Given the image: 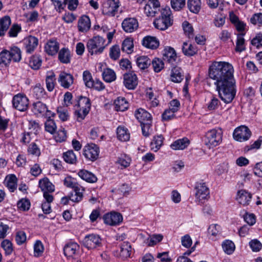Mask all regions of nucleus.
Masks as SVG:
<instances>
[{
    "instance_id": "1",
    "label": "nucleus",
    "mask_w": 262,
    "mask_h": 262,
    "mask_svg": "<svg viewBox=\"0 0 262 262\" xmlns=\"http://www.w3.org/2000/svg\"><path fill=\"white\" fill-rule=\"evenodd\" d=\"M232 64L225 61H214L209 69V77L215 80V84L221 99L231 102L236 94L235 81Z\"/></svg>"
},
{
    "instance_id": "2",
    "label": "nucleus",
    "mask_w": 262,
    "mask_h": 262,
    "mask_svg": "<svg viewBox=\"0 0 262 262\" xmlns=\"http://www.w3.org/2000/svg\"><path fill=\"white\" fill-rule=\"evenodd\" d=\"M107 45V44H105L104 38L100 36H96L88 41L86 48L91 55H99L103 52Z\"/></svg>"
},
{
    "instance_id": "3",
    "label": "nucleus",
    "mask_w": 262,
    "mask_h": 262,
    "mask_svg": "<svg viewBox=\"0 0 262 262\" xmlns=\"http://www.w3.org/2000/svg\"><path fill=\"white\" fill-rule=\"evenodd\" d=\"M173 20L169 9H163L161 15L154 21L155 28L160 30H165L172 25Z\"/></svg>"
},
{
    "instance_id": "4",
    "label": "nucleus",
    "mask_w": 262,
    "mask_h": 262,
    "mask_svg": "<svg viewBox=\"0 0 262 262\" xmlns=\"http://www.w3.org/2000/svg\"><path fill=\"white\" fill-rule=\"evenodd\" d=\"M222 141V133L220 129H212L208 131L205 135V143L209 148L219 145Z\"/></svg>"
},
{
    "instance_id": "5",
    "label": "nucleus",
    "mask_w": 262,
    "mask_h": 262,
    "mask_svg": "<svg viewBox=\"0 0 262 262\" xmlns=\"http://www.w3.org/2000/svg\"><path fill=\"white\" fill-rule=\"evenodd\" d=\"M194 191L195 201L199 203H204L209 198V189L205 183H196Z\"/></svg>"
},
{
    "instance_id": "6",
    "label": "nucleus",
    "mask_w": 262,
    "mask_h": 262,
    "mask_svg": "<svg viewBox=\"0 0 262 262\" xmlns=\"http://www.w3.org/2000/svg\"><path fill=\"white\" fill-rule=\"evenodd\" d=\"M12 103L15 109L20 112H25L28 108L29 100L25 94L18 93L13 96Z\"/></svg>"
},
{
    "instance_id": "7",
    "label": "nucleus",
    "mask_w": 262,
    "mask_h": 262,
    "mask_svg": "<svg viewBox=\"0 0 262 262\" xmlns=\"http://www.w3.org/2000/svg\"><path fill=\"white\" fill-rule=\"evenodd\" d=\"M120 6L119 0H106L102 4V13L108 16H114L117 13Z\"/></svg>"
},
{
    "instance_id": "8",
    "label": "nucleus",
    "mask_w": 262,
    "mask_h": 262,
    "mask_svg": "<svg viewBox=\"0 0 262 262\" xmlns=\"http://www.w3.org/2000/svg\"><path fill=\"white\" fill-rule=\"evenodd\" d=\"M251 136V132L249 128L245 125H241L236 127L233 133V139L238 142H245L248 140Z\"/></svg>"
},
{
    "instance_id": "9",
    "label": "nucleus",
    "mask_w": 262,
    "mask_h": 262,
    "mask_svg": "<svg viewBox=\"0 0 262 262\" xmlns=\"http://www.w3.org/2000/svg\"><path fill=\"white\" fill-rule=\"evenodd\" d=\"M83 244L88 249H94L101 245V239L98 234H88L83 239Z\"/></svg>"
},
{
    "instance_id": "10",
    "label": "nucleus",
    "mask_w": 262,
    "mask_h": 262,
    "mask_svg": "<svg viewBox=\"0 0 262 262\" xmlns=\"http://www.w3.org/2000/svg\"><path fill=\"white\" fill-rule=\"evenodd\" d=\"M105 224L111 226L119 225L123 221V216L121 213L117 212H111L103 216Z\"/></svg>"
},
{
    "instance_id": "11",
    "label": "nucleus",
    "mask_w": 262,
    "mask_h": 262,
    "mask_svg": "<svg viewBox=\"0 0 262 262\" xmlns=\"http://www.w3.org/2000/svg\"><path fill=\"white\" fill-rule=\"evenodd\" d=\"M160 6L158 0H148L144 8V13L147 16H154L159 11Z\"/></svg>"
},
{
    "instance_id": "12",
    "label": "nucleus",
    "mask_w": 262,
    "mask_h": 262,
    "mask_svg": "<svg viewBox=\"0 0 262 262\" xmlns=\"http://www.w3.org/2000/svg\"><path fill=\"white\" fill-rule=\"evenodd\" d=\"M99 148L95 144H89L85 146L83 149V154L88 159L94 161L99 156Z\"/></svg>"
},
{
    "instance_id": "13",
    "label": "nucleus",
    "mask_w": 262,
    "mask_h": 262,
    "mask_svg": "<svg viewBox=\"0 0 262 262\" xmlns=\"http://www.w3.org/2000/svg\"><path fill=\"white\" fill-rule=\"evenodd\" d=\"M91 108V103L90 99L86 97H80L77 103L74 105V109L81 110L83 111L82 115L78 113V115L82 118V116H86Z\"/></svg>"
},
{
    "instance_id": "14",
    "label": "nucleus",
    "mask_w": 262,
    "mask_h": 262,
    "mask_svg": "<svg viewBox=\"0 0 262 262\" xmlns=\"http://www.w3.org/2000/svg\"><path fill=\"white\" fill-rule=\"evenodd\" d=\"M163 52L164 59L171 64L175 65L180 61V59L173 48L166 47L164 48Z\"/></svg>"
},
{
    "instance_id": "15",
    "label": "nucleus",
    "mask_w": 262,
    "mask_h": 262,
    "mask_svg": "<svg viewBox=\"0 0 262 262\" xmlns=\"http://www.w3.org/2000/svg\"><path fill=\"white\" fill-rule=\"evenodd\" d=\"M26 52L30 54L37 48L38 44V39L36 37L30 35L25 37L22 41Z\"/></svg>"
},
{
    "instance_id": "16",
    "label": "nucleus",
    "mask_w": 262,
    "mask_h": 262,
    "mask_svg": "<svg viewBox=\"0 0 262 262\" xmlns=\"http://www.w3.org/2000/svg\"><path fill=\"white\" fill-rule=\"evenodd\" d=\"M123 83L128 90H134L138 85V79L134 72L126 73L123 75Z\"/></svg>"
},
{
    "instance_id": "17",
    "label": "nucleus",
    "mask_w": 262,
    "mask_h": 262,
    "mask_svg": "<svg viewBox=\"0 0 262 262\" xmlns=\"http://www.w3.org/2000/svg\"><path fill=\"white\" fill-rule=\"evenodd\" d=\"M132 252L130 244L128 242L122 243L120 246V249L116 251V255L124 259L130 257Z\"/></svg>"
},
{
    "instance_id": "18",
    "label": "nucleus",
    "mask_w": 262,
    "mask_h": 262,
    "mask_svg": "<svg viewBox=\"0 0 262 262\" xmlns=\"http://www.w3.org/2000/svg\"><path fill=\"white\" fill-rule=\"evenodd\" d=\"M123 30L127 33H132L138 28V22L135 18H127L122 23Z\"/></svg>"
},
{
    "instance_id": "19",
    "label": "nucleus",
    "mask_w": 262,
    "mask_h": 262,
    "mask_svg": "<svg viewBox=\"0 0 262 262\" xmlns=\"http://www.w3.org/2000/svg\"><path fill=\"white\" fill-rule=\"evenodd\" d=\"M252 194L245 190H240L237 192L236 200L243 206L249 205L251 201Z\"/></svg>"
},
{
    "instance_id": "20",
    "label": "nucleus",
    "mask_w": 262,
    "mask_h": 262,
    "mask_svg": "<svg viewBox=\"0 0 262 262\" xmlns=\"http://www.w3.org/2000/svg\"><path fill=\"white\" fill-rule=\"evenodd\" d=\"M59 49V43L56 39L49 40L45 45V51L49 55H55Z\"/></svg>"
},
{
    "instance_id": "21",
    "label": "nucleus",
    "mask_w": 262,
    "mask_h": 262,
    "mask_svg": "<svg viewBox=\"0 0 262 262\" xmlns=\"http://www.w3.org/2000/svg\"><path fill=\"white\" fill-rule=\"evenodd\" d=\"M73 76L70 74L62 72L59 75L58 82L65 89H69L73 84Z\"/></svg>"
},
{
    "instance_id": "22",
    "label": "nucleus",
    "mask_w": 262,
    "mask_h": 262,
    "mask_svg": "<svg viewBox=\"0 0 262 262\" xmlns=\"http://www.w3.org/2000/svg\"><path fill=\"white\" fill-rule=\"evenodd\" d=\"M79 249V246L76 243L71 242L65 245L63 252L67 257L73 258L78 254Z\"/></svg>"
},
{
    "instance_id": "23",
    "label": "nucleus",
    "mask_w": 262,
    "mask_h": 262,
    "mask_svg": "<svg viewBox=\"0 0 262 262\" xmlns=\"http://www.w3.org/2000/svg\"><path fill=\"white\" fill-rule=\"evenodd\" d=\"M135 116L141 123L151 122V116L144 109L140 108L135 112Z\"/></svg>"
},
{
    "instance_id": "24",
    "label": "nucleus",
    "mask_w": 262,
    "mask_h": 262,
    "mask_svg": "<svg viewBox=\"0 0 262 262\" xmlns=\"http://www.w3.org/2000/svg\"><path fill=\"white\" fill-rule=\"evenodd\" d=\"M229 17L231 23L234 25L238 31H241L245 30L246 24L239 20L236 13L233 11L230 12Z\"/></svg>"
},
{
    "instance_id": "25",
    "label": "nucleus",
    "mask_w": 262,
    "mask_h": 262,
    "mask_svg": "<svg viewBox=\"0 0 262 262\" xmlns=\"http://www.w3.org/2000/svg\"><path fill=\"white\" fill-rule=\"evenodd\" d=\"M77 174L83 180L90 183H94L97 182V177L92 172L86 170H80Z\"/></svg>"
},
{
    "instance_id": "26",
    "label": "nucleus",
    "mask_w": 262,
    "mask_h": 262,
    "mask_svg": "<svg viewBox=\"0 0 262 262\" xmlns=\"http://www.w3.org/2000/svg\"><path fill=\"white\" fill-rule=\"evenodd\" d=\"M4 183L11 192H14L17 188V178L14 174H8L6 177Z\"/></svg>"
},
{
    "instance_id": "27",
    "label": "nucleus",
    "mask_w": 262,
    "mask_h": 262,
    "mask_svg": "<svg viewBox=\"0 0 262 262\" xmlns=\"http://www.w3.org/2000/svg\"><path fill=\"white\" fill-rule=\"evenodd\" d=\"M39 187L44 192H53L55 191L54 185L47 178H44L39 181Z\"/></svg>"
},
{
    "instance_id": "28",
    "label": "nucleus",
    "mask_w": 262,
    "mask_h": 262,
    "mask_svg": "<svg viewBox=\"0 0 262 262\" xmlns=\"http://www.w3.org/2000/svg\"><path fill=\"white\" fill-rule=\"evenodd\" d=\"M142 45L147 48L156 49L159 46V41L155 37L148 36L143 39Z\"/></svg>"
},
{
    "instance_id": "29",
    "label": "nucleus",
    "mask_w": 262,
    "mask_h": 262,
    "mask_svg": "<svg viewBox=\"0 0 262 262\" xmlns=\"http://www.w3.org/2000/svg\"><path fill=\"white\" fill-rule=\"evenodd\" d=\"M208 236L212 241L216 240L221 234V226L217 224H212L208 229Z\"/></svg>"
},
{
    "instance_id": "30",
    "label": "nucleus",
    "mask_w": 262,
    "mask_h": 262,
    "mask_svg": "<svg viewBox=\"0 0 262 262\" xmlns=\"http://www.w3.org/2000/svg\"><path fill=\"white\" fill-rule=\"evenodd\" d=\"M182 52L187 56H192L195 55L198 49L196 46L188 42H184L182 46Z\"/></svg>"
},
{
    "instance_id": "31",
    "label": "nucleus",
    "mask_w": 262,
    "mask_h": 262,
    "mask_svg": "<svg viewBox=\"0 0 262 262\" xmlns=\"http://www.w3.org/2000/svg\"><path fill=\"white\" fill-rule=\"evenodd\" d=\"M56 83V78L55 73L52 71H49L47 72L46 77V84L47 90L52 92L54 88Z\"/></svg>"
},
{
    "instance_id": "32",
    "label": "nucleus",
    "mask_w": 262,
    "mask_h": 262,
    "mask_svg": "<svg viewBox=\"0 0 262 262\" xmlns=\"http://www.w3.org/2000/svg\"><path fill=\"white\" fill-rule=\"evenodd\" d=\"M78 27L79 31L80 32L88 31L91 27V22L89 17L86 15L82 16L78 20Z\"/></svg>"
},
{
    "instance_id": "33",
    "label": "nucleus",
    "mask_w": 262,
    "mask_h": 262,
    "mask_svg": "<svg viewBox=\"0 0 262 262\" xmlns=\"http://www.w3.org/2000/svg\"><path fill=\"white\" fill-rule=\"evenodd\" d=\"M183 73L182 69L178 67H173L171 71L170 79L174 82L179 83L183 79Z\"/></svg>"
},
{
    "instance_id": "34",
    "label": "nucleus",
    "mask_w": 262,
    "mask_h": 262,
    "mask_svg": "<svg viewBox=\"0 0 262 262\" xmlns=\"http://www.w3.org/2000/svg\"><path fill=\"white\" fill-rule=\"evenodd\" d=\"M189 143V140L186 138H184L173 142L170 145V147L173 150H183L186 148Z\"/></svg>"
},
{
    "instance_id": "35",
    "label": "nucleus",
    "mask_w": 262,
    "mask_h": 262,
    "mask_svg": "<svg viewBox=\"0 0 262 262\" xmlns=\"http://www.w3.org/2000/svg\"><path fill=\"white\" fill-rule=\"evenodd\" d=\"M11 23V20L10 16L6 15L0 18V36H3L5 34Z\"/></svg>"
},
{
    "instance_id": "36",
    "label": "nucleus",
    "mask_w": 262,
    "mask_h": 262,
    "mask_svg": "<svg viewBox=\"0 0 262 262\" xmlns=\"http://www.w3.org/2000/svg\"><path fill=\"white\" fill-rule=\"evenodd\" d=\"M117 137L120 141L126 142L129 140L130 134L126 128L120 126L117 129Z\"/></svg>"
},
{
    "instance_id": "37",
    "label": "nucleus",
    "mask_w": 262,
    "mask_h": 262,
    "mask_svg": "<svg viewBox=\"0 0 262 262\" xmlns=\"http://www.w3.org/2000/svg\"><path fill=\"white\" fill-rule=\"evenodd\" d=\"M114 105L117 111H124L128 107L127 101L122 97H119L114 101Z\"/></svg>"
},
{
    "instance_id": "38",
    "label": "nucleus",
    "mask_w": 262,
    "mask_h": 262,
    "mask_svg": "<svg viewBox=\"0 0 262 262\" xmlns=\"http://www.w3.org/2000/svg\"><path fill=\"white\" fill-rule=\"evenodd\" d=\"M164 139L161 135L154 136L150 143L151 149L155 152L159 150L163 144Z\"/></svg>"
},
{
    "instance_id": "39",
    "label": "nucleus",
    "mask_w": 262,
    "mask_h": 262,
    "mask_svg": "<svg viewBox=\"0 0 262 262\" xmlns=\"http://www.w3.org/2000/svg\"><path fill=\"white\" fill-rule=\"evenodd\" d=\"M47 111V106L40 101L34 102L32 105V111L36 115H44Z\"/></svg>"
},
{
    "instance_id": "40",
    "label": "nucleus",
    "mask_w": 262,
    "mask_h": 262,
    "mask_svg": "<svg viewBox=\"0 0 262 262\" xmlns=\"http://www.w3.org/2000/svg\"><path fill=\"white\" fill-rule=\"evenodd\" d=\"M71 55L68 48H62L58 53V59L63 63H68L70 62Z\"/></svg>"
},
{
    "instance_id": "41",
    "label": "nucleus",
    "mask_w": 262,
    "mask_h": 262,
    "mask_svg": "<svg viewBox=\"0 0 262 262\" xmlns=\"http://www.w3.org/2000/svg\"><path fill=\"white\" fill-rule=\"evenodd\" d=\"M201 0H188L187 7L189 11L194 14H198L201 9Z\"/></svg>"
},
{
    "instance_id": "42",
    "label": "nucleus",
    "mask_w": 262,
    "mask_h": 262,
    "mask_svg": "<svg viewBox=\"0 0 262 262\" xmlns=\"http://www.w3.org/2000/svg\"><path fill=\"white\" fill-rule=\"evenodd\" d=\"M131 158L126 154L121 155L117 159L116 163L121 167V168H125L128 167L131 163Z\"/></svg>"
},
{
    "instance_id": "43",
    "label": "nucleus",
    "mask_w": 262,
    "mask_h": 262,
    "mask_svg": "<svg viewBox=\"0 0 262 262\" xmlns=\"http://www.w3.org/2000/svg\"><path fill=\"white\" fill-rule=\"evenodd\" d=\"M103 80L106 82H111L116 79V75L114 71L110 68H106L104 70L102 73Z\"/></svg>"
},
{
    "instance_id": "44",
    "label": "nucleus",
    "mask_w": 262,
    "mask_h": 262,
    "mask_svg": "<svg viewBox=\"0 0 262 262\" xmlns=\"http://www.w3.org/2000/svg\"><path fill=\"white\" fill-rule=\"evenodd\" d=\"M224 252L228 255L232 254L235 251V246L230 240H225L222 244Z\"/></svg>"
},
{
    "instance_id": "45",
    "label": "nucleus",
    "mask_w": 262,
    "mask_h": 262,
    "mask_svg": "<svg viewBox=\"0 0 262 262\" xmlns=\"http://www.w3.org/2000/svg\"><path fill=\"white\" fill-rule=\"evenodd\" d=\"M42 63V60L39 56L33 55L29 59V65L33 70H38L40 68Z\"/></svg>"
},
{
    "instance_id": "46",
    "label": "nucleus",
    "mask_w": 262,
    "mask_h": 262,
    "mask_svg": "<svg viewBox=\"0 0 262 262\" xmlns=\"http://www.w3.org/2000/svg\"><path fill=\"white\" fill-rule=\"evenodd\" d=\"M11 60L15 62H18L21 59V52L20 49L16 46H13L9 51Z\"/></svg>"
},
{
    "instance_id": "47",
    "label": "nucleus",
    "mask_w": 262,
    "mask_h": 262,
    "mask_svg": "<svg viewBox=\"0 0 262 262\" xmlns=\"http://www.w3.org/2000/svg\"><path fill=\"white\" fill-rule=\"evenodd\" d=\"M64 161L69 164H74L77 162V157L73 150H70L63 154Z\"/></svg>"
},
{
    "instance_id": "48",
    "label": "nucleus",
    "mask_w": 262,
    "mask_h": 262,
    "mask_svg": "<svg viewBox=\"0 0 262 262\" xmlns=\"http://www.w3.org/2000/svg\"><path fill=\"white\" fill-rule=\"evenodd\" d=\"M44 251V246L42 243L39 240L36 241L33 245V255L38 257L42 255Z\"/></svg>"
},
{
    "instance_id": "49",
    "label": "nucleus",
    "mask_w": 262,
    "mask_h": 262,
    "mask_svg": "<svg viewBox=\"0 0 262 262\" xmlns=\"http://www.w3.org/2000/svg\"><path fill=\"white\" fill-rule=\"evenodd\" d=\"M163 235L161 234H153L150 235L145 241V243L148 246H153L161 242L163 239Z\"/></svg>"
},
{
    "instance_id": "50",
    "label": "nucleus",
    "mask_w": 262,
    "mask_h": 262,
    "mask_svg": "<svg viewBox=\"0 0 262 262\" xmlns=\"http://www.w3.org/2000/svg\"><path fill=\"white\" fill-rule=\"evenodd\" d=\"M11 59L9 51L4 50L0 52V64L6 66L10 63Z\"/></svg>"
},
{
    "instance_id": "51",
    "label": "nucleus",
    "mask_w": 262,
    "mask_h": 262,
    "mask_svg": "<svg viewBox=\"0 0 262 262\" xmlns=\"http://www.w3.org/2000/svg\"><path fill=\"white\" fill-rule=\"evenodd\" d=\"M134 44L133 41L131 38H126L122 42V50L128 54L131 53L133 51Z\"/></svg>"
},
{
    "instance_id": "52",
    "label": "nucleus",
    "mask_w": 262,
    "mask_h": 262,
    "mask_svg": "<svg viewBox=\"0 0 262 262\" xmlns=\"http://www.w3.org/2000/svg\"><path fill=\"white\" fill-rule=\"evenodd\" d=\"M32 94L37 99H41L45 96L46 91L40 84H37L33 88Z\"/></svg>"
},
{
    "instance_id": "53",
    "label": "nucleus",
    "mask_w": 262,
    "mask_h": 262,
    "mask_svg": "<svg viewBox=\"0 0 262 262\" xmlns=\"http://www.w3.org/2000/svg\"><path fill=\"white\" fill-rule=\"evenodd\" d=\"M150 60L145 56L139 57L137 59V66L141 69L143 70L148 68V66L150 64Z\"/></svg>"
},
{
    "instance_id": "54",
    "label": "nucleus",
    "mask_w": 262,
    "mask_h": 262,
    "mask_svg": "<svg viewBox=\"0 0 262 262\" xmlns=\"http://www.w3.org/2000/svg\"><path fill=\"white\" fill-rule=\"evenodd\" d=\"M82 77L85 86L92 88L93 82L94 80L93 79L91 73L89 71H84L83 72Z\"/></svg>"
},
{
    "instance_id": "55",
    "label": "nucleus",
    "mask_w": 262,
    "mask_h": 262,
    "mask_svg": "<svg viewBox=\"0 0 262 262\" xmlns=\"http://www.w3.org/2000/svg\"><path fill=\"white\" fill-rule=\"evenodd\" d=\"M249 246L252 251L254 252H259L262 248V243L256 238L251 239L249 242Z\"/></svg>"
},
{
    "instance_id": "56",
    "label": "nucleus",
    "mask_w": 262,
    "mask_h": 262,
    "mask_svg": "<svg viewBox=\"0 0 262 262\" xmlns=\"http://www.w3.org/2000/svg\"><path fill=\"white\" fill-rule=\"evenodd\" d=\"M109 55L110 58L114 60L118 59L120 55V50L119 46L114 45L110 49Z\"/></svg>"
},
{
    "instance_id": "57",
    "label": "nucleus",
    "mask_w": 262,
    "mask_h": 262,
    "mask_svg": "<svg viewBox=\"0 0 262 262\" xmlns=\"http://www.w3.org/2000/svg\"><path fill=\"white\" fill-rule=\"evenodd\" d=\"M1 247L7 255L11 254L13 251L12 244L11 241L8 239H4L3 241L1 243Z\"/></svg>"
},
{
    "instance_id": "58",
    "label": "nucleus",
    "mask_w": 262,
    "mask_h": 262,
    "mask_svg": "<svg viewBox=\"0 0 262 262\" xmlns=\"http://www.w3.org/2000/svg\"><path fill=\"white\" fill-rule=\"evenodd\" d=\"M57 113L59 118L62 121H66L69 119V113L66 108L62 107H58Z\"/></svg>"
},
{
    "instance_id": "59",
    "label": "nucleus",
    "mask_w": 262,
    "mask_h": 262,
    "mask_svg": "<svg viewBox=\"0 0 262 262\" xmlns=\"http://www.w3.org/2000/svg\"><path fill=\"white\" fill-rule=\"evenodd\" d=\"M152 66L155 72H160L163 68L164 64L162 60L155 58L152 60Z\"/></svg>"
},
{
    "instance_id": "60",
    "label": "nucleus",
    "mask_w": 262,
    "mask_h": 262,
    "mask_svg": "<svg viewBox=\"0 0 262 262\" xmlns=\"http://www.w3.org/2000/svg\"><path fill=\"white\" fill-rule=\"evenodd\" d=\"M45 129L47 132L53 134L56 129V125L53 119H48L45 123Z\"/></svg>"
},
{
    "instance_id": "61",
    "label": "nucleus",
    "mask_w": 262,
    "mask_h": 262,
    "mask_svg": "<svg viewBox=\"0 0 262 262\" xmlns=\"http://www.w3.org/2000/svg\"><path fill=\"white\" fill-rule=\"evenodd\" d=\"M220 104V100L215 96H212L210 101L207 103V109L213 111L217 109Z\"/></svg>"
},
{
    "instance_id": "62",
    "label": "nucleus",
    "mask_w": 262,
    "mask_h": 262,
    "mask_svg": "<svg viewBox=\"0 0 262 262\" xmlns=\"http://www.w3.org/2000/svg\"><path fill=\"white\" fill-rule=\"evenodd\" d=\"M54 139L56 142H62L67 139V133L64 128L59 129L54 135Z\"/></svg>"
},
{
    "instance_id": "63",
    "label": "nucleus",
    "mask_w": 262,
    "mask_h": 262,
    "mask_svg": "<svg viewBox=\"0 0 262 262\" xmlns=\"http://www.w3.org/2000/svg\"><path fill=\"white\" fill-rule=\"evenodd\" d=\"M28 154L36 157H39L40 155V150L38 146L34 143H31L28 148Z\"/></svg>"
},
{
    "instance_id": "64",
    "label": "nucleus",
    "mask_w": 262,
    "mask_h": 262,
    "mask_svg": "<svg viewBox=\"0 0 262 262\" xmlns=\"http://www.w3.org/2000/svg\"><path fill=\"white\" fill-rule=\"evenodd\" d=\"M250 22L258 26H262V13H256L250 18Z\"/></svg>"
}]
</instances>
